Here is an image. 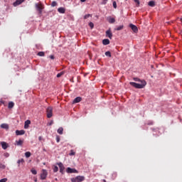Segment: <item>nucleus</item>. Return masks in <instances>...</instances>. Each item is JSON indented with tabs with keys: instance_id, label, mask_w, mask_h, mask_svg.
<instances>
[{
	"instance_id": "nucleus-1",
	"label": "nucleus",
	"mask_w": 182,
	"mask_h": 182,
	"mask_svg": "<svg viewBox=\"0 0 182 182\" xmlns=\"http://www.w3.org/2000/svg\"><path fill=\"white\" fill-rule=\"evenodd\" d=\"M134 80L135 82H141V84L134 82H129V85H131V86H133V87H135V89H144V87H146V85H147V82H146V80H140L139 78L134 77Z\"/></svg>"
},
{
	"instance_id": "nucleus-2",
	"label": "nucleus",
	"mask_w": 182,
	"mask_h": 182,
	"mask_svg": "<svg viewBox=\"0 0 182 182\" xmlns=\"http://www.w3.org/2000/svg\"><path fill=\"white\" fill-rule=\"evenodd\" d=\"M47 117L48 119H50L53 116V108L52 107H48L46 109Z\"/></svg>"
},
{
	"instance_id": "nucleus-3",
	"label": "nucleus",
	"mask_w": 182,
	"mask_h": 182,
	"mask_svg": "<svg viewBox=\"0 0 182 182\" xmlns=\"http://www.w3.org/2000/svg\"><path fill=\"white\" fill-rule=\"evenodd\" d=\"M71 181L72 182H82V181H85V176H77L75 178H71Z\"/></svg>"
},
{
	"instance_id": "nucleus-4",
	"label": "nucleus",
	"mask_w": 182,
	"mask_h": 182,
	"mask_svg": "<svg viewBox=\"0 0 182 182\" xmlns=\"http://www.w3.org/2000/svg\"><path fill=\"white\" fill-rule=\"evenodd\" d=\"M46 177H48V171H46V169H43L41 174V179L46 180Z\"/></svg>"
},
{
	"instance_id": "nucleus-5",
	"label": "nucleus",
	"mask_w": 182,
	"mask_h": 182,
	"mask_svg": "<svg viewBox=\"0 0 182 182\" xmlns=\"http://www.w3.org/2000/svg\"><path fill=\"white\" fill-rule=\"evenodd\" d=\"M57 164L59 166L60 173H61V174H65V166H63V164L62 162H60Z\"/></svg>"
},
{
	"instance_id": "nucleus-6",
	"label": "nucleus",
	"mask_w": 182,
	"mask_h": 182,
	"mask_svg": "<svg viewBox=\"0 0 182 182\" xmlns=\"http://www.w3.org/2000/svg\"><path fill=\"white\" fill-rule=\"evenodd\" d=\"M129 28L134 32V33H137L139 32V28H137V26L136 25H134L132 23L129 24Z\"/></svg>"
},
{
	"instance_id": "nucleus-7",
	"label": "nucleus",
	"mask_w": 182,
	"mask_h": 182,
	"mask_svg": "<svg viewBox=\"0 0 182 182\" xmlns=\"http://www.w3.org/2000/svg\"><path fill=\"white\" fill-rule=\"evenodd\" d=\"M0 144L4 150H6L9 147V144L5 141H1Z\"/></svg>"
},
{
	"instance_id": "nucleus-8",
	"label": "nucleus",
	"mask_w": 182,
	"mask_h": 182,
	"mask_svg": "<svg viewBox=\"0 0 182 182\" xmlns=\"http://www.w3.org/2000/svg\"><path fill=\"white\" fill-rule=\"evenodd\" d=\"M105 33L107 38H109V39H112V38H113V33H112V30H110V28L108 29Z\"/></svg>"
},
{
	"instance_id": "nucleus-9",
	"label": "nucleus",
	"mask_w": 182,
	"mask_h": 182,
	"mask_svg": "<svg viewBox=\"0 0 182 182\" xmlns=\"http://www.w3.org/2000/svg\"><path fill=\"white\" fill-rule=\"evenodd\" d=\"M66 172L68 173H77V170H76L75 168H72L70 167L67 168L66 169Z\"/></svg>"
},
{
	"instance_id": "nucleus-10",
	"label": "nucleus",
	"mask_w": 182,
	"mask_h": 182,
	"mask_svg": "<svg viewBox=\"0 0 182 182\" xmlns=\"http://www.w3.org/2000/svg\"><path fill=\"white\" fill-rule=\"evenodd\" d=\"M36 9L39 12V14H42V9H43V7H42L41 5L39 6L38 4H36Z\"/></svg>"
},
{
	"instance_id": "nucleus-11",
	"label": "nucleus",
	"mask_w": 182,
	"mask_h": 182,
	"mask_svg": "<svg viewBox=\"0 0 182 182\" xmlns=\"http://www.w3.org/2000/svg\"><path fill=\"white\" fill-rule=\"evenodd\" d=\"M16 136H22V135L25 134V130H23V129L16 130Z\"/></svg>"
},
{
	"instance_id": "nucleus-12",
	"label": "nucleus",
	"mask_w": 182,
	"mask_h": 182,
	"mask_svg": "<svg viewBox=\"0 0 182 182\" xmlns=\"http://www.w3.org/2000/svg\"><path fill=\"white\" fill-rule=\"evenodd\" d=\"M58 12H59V14H65L66 12V9L64 7H60L58 9Z\"/></svg>"
},
{
	"instance_id": "nucleus-13",
	"label": "nucleus",
	"mask_w": 182,
	"mask_h": 182,
	"mask_svg": "<svg viewBox=\"0 0 182 182\" xmlns=\"http://www.w3.org/2000/svg\"><path fill=\"white\" fill-rule=\"evenodd\" d=\"M25 0H16L14 3V6H18V5H21V4H22V2H23Z\"/></svg>"
},
{
	"instance_id": "nucleus-14",
	"label": "nucleus",
	"mask_w": 182,
	"mask_h": 182,
	"mask_svg": "<svg viewBox=\"0 0 182 182\" xmlns=\"http://www.w3.org/2000/svg\"><path fill=\"white\" fill-rule=\"evenodd\" d=\"M107 20L109 23H114V22H116V20L114 19V18H112V17H107Z\"/></svg>"
},
{
	"instance_id": "nucleus-15",
	"label": "nucleus",
	"mask_w": 182,
	"mask_h": 182,
	"mask_svg": "<svg viewBox=\"0 0 182 182\" xmlns=\"http://www.w3.org/2000/svg\"><path fill=\"white\" fill-rule=\"evenodd\" d=\"M80 102H82V97H77L73 100V103H79Z\"/></svg>"
},
{
	"instance_id": "nucleus-16",
	"label": "nucleus",
	"mask_w": 182,
	"mask_h": 182,
	"mask_svg": "<svg viewBox=\"0 0 182 182\" xmlns=\"http://www.w3.org/2000/svg\"><path fill=\"white\" fill-rule=\"evenodd\" d=\"M29 124H31V120L28 119L25 122L24 129H28L29 127Z\"/></svg>"
},
{
	"instance_id": "nucleus-17",
	"label": "nucleus",
	"mask_w": 182,
	"mask_h": 182,
	"mask_svg": "<svg viewBox=\"0 0 182 182\" xmlns=\"http://www.w3.org/2000/svg\"><path fill=\"white\" fill-rule=\"evenodd\" d=\"M23 144V139H19L18 141H16V146H22Z\"/></svg>"
},
{
	"instance_id": "nucleus-18",
	"label": "nucleus",
	"mask_w": 182,
	"mask_h": 182,
	"mask_svg": "<svg viewBox=\"0 0 182 182\" xmlns=\"http://www.w3.org/2000/svg\"><path fill=\"white\" fill-rule=\"evenodd\" d=\"M23 163H25V160H23V159H18L17 161L18 167H19L21 164H23Z\"/></svg>"
},
{
	"instance_id": "nucleus-19",
	"label": "nucleus",
	"mask_w": 182,
	"mask_h": 182,
	"mask_svg": "<svg viewBox=\"0 0 182 182\" xmlns=\"http://www.w3.org/2000/svg\"><path fill=\"white\" fill-rule=\"evenodd\" d=\"M103 45H109L110 43V41L107 38H105L102 41Z\"/></svg>"
},
{
	"instance_id": "nucleus-20",
	"label": "nucleus",
	"mask_w": 182,
	"mask_h": 182,
	"mask_svg": "<svg viewBox=\"0 0 182 182\" xmlns=\"http://www.w3.org/2000/svg\"><path fill=\"white\" fill-rule=\"evenodd\" d=\"M1 129H9V125H8V124H1Z\"/></svg>"
},
{
	"instance_id": "nucleus-21",
	"label": "nucleus",
	"mask_w": 182,
	"mask_h": 182,
	"mask_svg": "<svg viewBox=\"0 0 182 182\" xmlns=\"http://www.w3.org/2000/svg\"><path fill=\"white\" fill-rule=\"evenodd\" d=\"M57 133H58V134H63V127L58 128Z\"/></svg>"
},
{
	"instance_id": "nucleus-22",
	"label": "nucleus",
	"mask_w": 182,
	"mask_h": 182,
	"mask_svg": "<svg viewBox=\"0 0 182 182\" xmlns=\"http://www.w3.org/2000/svg\"><path fill=\"white\" fill-rule=\"evenodd\" d=\"M148 5L149 6H156V3L154 2V1H150L149 3H148Z\"/></svg>"
},
{
	"instance_id": "nucleus-23",
	"label": "nucleus",
	"mask_w": 182,
	"mask_h": 182,
	"mask_svg": "<svg viewBox=\"0 0 182 182\" xmlns=\"http://www.w3.org/2000/svg\"><path fill=\"white\" fill-rule=\"evenodd\" d=\"M14 106H15V103H14V102H9V105H8V107L9 109H12L14 107Z\"/></svg>"
},
{
	"instance_id": "nucleus-24",
	"label": "nucleus",
	"mask_w": 182,
	"mask_h": 182,
	"mask_svg": "<svg viewBox=\"0 0 182 182\" xmlns=\"http://www.w3.org/2000/svg\"><path fill=\"white\" fill-rule=\"evenodd\" d=\"M124 26L123 25L119 26L118 27L114 28V31H122Z\"/></svg>"
},
{
	"instance_id": "nucleus-25",
	"label": "nucleus",
	"mask_w": 182,
	"mask_h": 182,
	"mask_svg": "<svg viewBox=\"0 0 182 182\" xmlns=\"http://www.w3.org/2000/svg\"><path fill=\"white\" fill-rule=\"evenodd\" d=\"M53 170V173H58V171H59V168L56 166H54Z\"/></svg>"
},
{
	"instance_id": "nucleus-26",
	"label": "nucleus",
	"mask_w": 182,
	"mask_h": 182,
	"mask_svg": "<svg viewBox=\"0 0 182 182\" xmlns=\"http://www.w3.org/2000/svg\"><path fill=\"white\" fill-rule=\"evenodd\" d=\"M63 75H65V72L62 71V72L59 73L58 74H57V77H60L61 76H63Z\"/></svg>"
},
{
	"instance_id": "nucleus-27",
	"label": "nucleus",
	"mask_w": 182,
	"mask_h": 182,
	"mask_svg": "<svg viewBox=\"0 0 182 182\" xmlns=\"http://www.w3.org/2000/svg\"><path fill=\"white\" fill-rule=\"evenodd\" d=\"M105 55H107L108 58H112V53L110 51L105 52Z\"/></svg>"
},
{
	"instance_id": "nucleus-28",
	"label": "nucleus",
	"mask_w": 182,
	"mask_h": 182,
	"mask_svg": "<svg viewBox=\"0 0 182 182\" xmlns=\"http://www.w3.org/2000/svg\"><path fill=\"white\" fill-rule=\"evenodd\" d=\"M38 56H45V53L43 51H40L38 53Z\"/></svg>"
},
{
	"instance_id": "nucleus-29",
	"label": "nucleus",
	"mask_w": 182,
	"mask_h": 182,
	"mask_svg": "<svg viewBox=\"0 0 182 182\" xmlns=\"http://www.w3.org/2000/svg\"><path fill=\"white\" fill-rule=\"evenodd\" d=\"M134 1L136 4V6H140V1L139 0H134Z\"/></svg>"
},
{
	"instance_id": "nucleus-30",
	"label": "nucleus",
	"mask_w": 182,
	"mask_h": 182,
	"mask_svg": "<svg viewBox=\"0 0 182 182\" xmlns=\"http://www.w3.org/2000/svg\"><path fill=\"white\" fill-rule=\"evenodd\" d=\"M25 156L27 159H29V156H31V152L29 151L26 152Z\"/></svg>"
},
{
	"instance_id": "nucleus-31",
	"label": "nucleus",
	"mask_w": 182,
	"mask_h": 182,
	"mask_svg": "<svg viewBox=\"0 0 182 182\" xmlns=\"http://www.w3.org/2000/svg\"><path fill=\"white\" fill-rule=\"evenodd\" d=\"M31 171L32 174H34V175L38 174V171H36V170H35V169H33V168H32V169L31 170Z\"/></svg>"
},
{
	"instance_id": "nucleus-32",
	"label": "nucleus",
	"mask_w": 182,
	"mask_h": 182,
	"mask_svg": "<svg viewBox=\"0 0 182 182\" xmlns=\"http://www.w3.org/2000/svg\"><path fill=\"white\" fill-rule=\"evenodd\" d=\"M89 26L91 28V29H93V28H95V24H93V23H92V22H90Z\"/></svg>"
},
{
	"instance_id": "nucleus-33",
	"label": "nucleus",
	"mask_w": 182,
	"mask_h": 182,
	"mask_svg": "<svg viewBox=\"0 0 182 182\" xmlns=\"http://www.w3.org/2000/svg\"><path fill=\"white\" fill-rule=\"evenodd\" d=\"M58 5V3L56 1H53L51 3V6L54 7V6H56Z\"/></svg>"
},
{
	"instance_id": "nucleus-34",
	"label": "nucleus",
	"mask_w": 182,
	"mask_h": 182,
	"mask_svg": "<svg viewBox=\"0 0 182 182\" xmlns=\"http://www.w3.org/2000/svg\"><path fill=\"white\" fill-rule=\"evenodd\" d=\"M56 141L57 143H59V141H60V136H59V135L56 136Z\"/></svg>"
},
{
	"instance_id": "nucleus-35",
	"label": "nucleus",
	"mask_w": 182,
	"mask_h": 182,
	"mask_svg": "<svg viewBox=\"0 0 182 182\" xmlns=\"http://www.w3.org/2000/svg\"><path fill=\"white\" fill-rule=\"evenodd\" d=\"M75 154H76V152L74 151L73 150H71V151H70V156H75Z\"/></svg>"
},
{
	"instance_id": "nucleus-36",
	"label": "nucleus",
	"mask_w": 182,
	"mask_h": 182,
	"mask_svg": "<svg viewBox=\"0 0 182 182\" xmlns=\"http://www.w3.org/2000/svg\"><path fill=\"white\" fill-rule=\"evenodd\" d=\"M6 166L2 164H0V168H2L3 170H4V168H6Z\"/></svg>"
},
{
	"instance_id": "nucleus-37",
	"label": "nucleus",
	"mask_w": 182,
	"mask_h": 182,
	"mask_svg": "<svg viewBox=\"0 0 182 182\" xmlns=\"http://www.w3.org/2000/svg\"><path fill=\"white\" fill-rule=\"evenodd\" d=\"M7 181H8V178H4L0 180V182H7Z\"/></svg>"
},
{
	"instance_id": "nucleus-38",
	"label": "nucleus",
	"mask_w": 182,
	"mask_h": 182,
	"mask_svg": "<svg viewBox=\"0 0 182 182\" xmlns=\"http://www.w3.org/2000/svg\"><path fill=\"white\" fill-rule=\"evenodd\" d=\"M90 16H92L91 14H86L84 16V19H87V18H89Z\"/></svg>"
},
{
	"instance_id": "nucleus-39",
	"label": "nucleus",
	"mask_w": 182,
	"mask_h": 182,
	"mask_svg": "<svg viewBox=\"0 0 182 182\" xmlns=\"http://www.w3.org/2000/svg\"><path fill=\"white\" fill-rule=\"evenodd\" d=\"M107 1H109V0H103L102 1V5H106L107 4Z\"/></svg>"
},
{
	"instance_id": "nucleus-40",
	"label": "nucleus",
	"mask_w": 182,
	"mask_h": 182,
	"mask_svg": "<svg viewBox=\"0 0 182 182\" xmlns=\"http://www.w3.org/2000/svg\"><path fill=\"white\" fill-rule=\"evenodd\" d=\"M113 6H114V9H116V8H117V4L116 3V1H113Z\"/></svg>"
},
{
	"instance_id": "nucleus-41",
	"label": "nucleus",
	"mask_w": 182,
	"mask_h": 182,
	"mask_svg": "<svg viewBox=\"0 0 182 182\" xmlns=\"http://www.w3.org/2000/svg\"><path fill=\"white\" fill-rule=\"evenodd\" d=\"M4 157L8 158V157H9V153L6 152V153L4 154Z\"/></svg>"
},
{
	"instance_id": "nucleus-42",
	"label": "nucleus",
	"mask_w": 182,
	"mask_h": 182,
	"mask_svg": "<svg viewBox=\"0 0 182 182\" xmlns=\"http://www.w3.org/2000/svg\"><path fill=\"white\" fill-rule=\"evenodd\" d=\"M50 59H52V60L55 59V56H53V55H50Z\"/></svg>"
},
{
	"instance_id": "nucleus-43",
	"label": "nucleus",
	"mask_w": 182,
	"mask_h": 182,
	"mask_svg": "<svg viewBox=\"0 0 182 182\" xmlns=\"http://www.w3.org/2000/svg\"><path fill=\"white\" fill-rule=\"evenodd\" d=\"M53 124V121H51L50 123H49V126H52Z\"/></svg>"
},
{
	"instance_id": "nucleus-44",
	"label": "nucleus",
	"mask_w": 182,
	"mask_h": 182,
	"mask_svg": "<svg viewBox=\"0 0 182 182\" xmlns=\"http://www.w3.org/2000/svg\"><path fill=\"white\" fill-rule=\"evenodd\" d=\"M38 140H39V141H42V136H39Z\"/></svg>"
},
{
	"instance_id": "nucleus-45",
	"label": "nucleus",
	"mask_w": 182,
	"mask_h": 182,
	"mask_svg": "<svg viewBox=\"0 0 182 182\" xmlns=\"http://www.w3.org/2000/svg\"><path fill=\"white\" fill-rule=\"evenodd\" d=\"M81 2H86V0H80Z\"/></svg>"
},
{
	"instance_id": "nucleus-46",
	"label": "nucleus",
	"mask_w": 182,
	"mask_h": 182,
	"mask_svg": "<svg viewBox=\"0 0 182 182\" xmlns=\"http://www.w3.org/2000/svg\"><path fill=\"white\" fill-rule=\"evenodd\" d=\"M34 181H35V182H38V178H36V179L34 180Z\"/></svg>"
},
{
	"instance_id": "nucleus-47",
	"label": "nucleus",
	"mask_w": 182,
	"mask_h": 182,
	"mask_svg": "<svg viewBox=\"0 0 182 182\" xmlns=\"http://www.w3.org/2000/svg\"><path fill=\"white\" fill-rule=\"evenodd\" d=\"M181 19V22H182V18H180Z\"/></svg>"
},
{
	"instance_id": "nucleus-48",
	"label": "nucleus",
	"mask_w": 182,
	"mask_h": 182,
	"mask_svg": "<svg viewBox=\"0 0 182 182\" xmlns=\"http://www.w3.org/2000/svg\"><path fill=\"white\" fill-rule=\"evenodd\" d=\"M181 33H182V31H181Z\"/></svg>"
}]
</instances>
